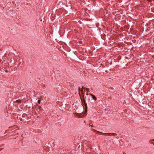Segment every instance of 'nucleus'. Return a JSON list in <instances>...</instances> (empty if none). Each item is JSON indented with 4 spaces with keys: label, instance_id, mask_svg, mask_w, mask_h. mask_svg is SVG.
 <instances>
[{
    "label": "nucleus",
    "instance_id": "nucleus-3",
    "mask_svg": "<svg viewBox=\"0 0 154 154\" xmlns=\"http://www.w3.org/2000/svg\"><path fill=\"white\" fill-rule=\"evenodd\" d=\"M93 99L94 100L96 101L97 100V98L96 97H95L94 96H93Z\"/></svg>",
    "mask_w": 154,
    "mask_h": 154
},
{
    "label": "nucleus",
    "instance_id": "nucleus-5",
    "mask_svg": "<svg viewBox=\"0 0 154 154\" xmlns=\"http://www.w3.org/2000/svg\"><path fill=\"white\" fill-rule=\"evenodd\" d=\"M38 108V109H40L41 108V106H39Z\"/></svg>",
    "mask_w": 154,
    "mask_h": 154
},
{
    "label": "nucleus",
    "instance_id": "nucleus-6",
    "mask_svg": "<svg viewBox=\"0 0 154 154\" xmlns=\"http://www.w3.org/2000/svg\"><path fill=\"white\" fill-rule=\"evenodd\" d=\"M86 89L87 90H89V89L88 88H86Z\"/></svg>",
    "mask_w": 154,
    "mask_h": 154
},
{
    "label": "nucleus",
    "instance_id": "nucleus-2",
    "mask_svg": "<svg viewBox=\"0 0 154 154\" xmlns=\"http://www.w3.org/2000/svg\"><path fill=\"white\" fill-rule=\"evenodd\" d=\"M16 102L18 103H20L21 102V101L20 100H16Z\"/></svg>",
    "mask_w": 154,
    "mask_h": 154
},
{
    "label": "nucleus",
    "instance_id": "nucleus-1",
    "mask_svg": "<svg viewBox=\"0 0 154 154\" xmlns=\"http://www.w3.org/2000/svg\"><path fill=\"white\" fill-rule=\"evenodd\" d=\"M150 143H152V144H154V139H152V140H150Z\"/></svg>",
    "mask_w": 154,
    "mask_h": 154
},
{
    "label": "nucleus",
    "instance_id": "nucleus-4",
    "mask_svg": "<svg viewBox=\"0 0 154 154\" xmlns=\"http://www.w3.org/2000/svg\"><path fill=\"white\" fill-rule=\"evenodd\" d=\"M37 102L38 103H40V102H41V101L40 100H38V101H37Z\"/></svg>",
    "mask_w": 154,
    "mask_h": 154
}]
</instances>
